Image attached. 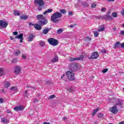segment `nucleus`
<instances>
[{
	"instance_id": "864d4df0",
	"label": "nucleus",
	"mask_w": 124,
	"mask_h": 124,
	"mask_svg": "<svg viewBox=\"0 0 124 124\" xmlns=\"http://www.w3.org/2000/svg\"><path fill=\"white\" fill-rule=\"evenodd\" d=\"M33 101H34V103L37 102V101H38V99H35Z\"/></svg>"
},
{
	"instance_id": "7c9ffc66",
	"label": "nucleus",
	"mask_w": 124,
	"mask_h": 124,
	"mask_svg": "<svg viewBox=\"0 0 124 124\" xmlns=\"http://www.w3.org/2000/svg\"><path fill=\"white\" fill-rule=\"evenodd\" d=\"M23 33H21L20 34L16 36V38H18V39H20L21 38H23Z\"/></svg>"
},
{
	"instance_id": "09e8293b",
	"label": "nucleus",
	"mask_w": 124,
	"mask_h": 124,
	"mask_svg": "<svg viewBox=\"0 0 124 124\" xmlns=\"http://www.w3.org/2000/svg\"><path fill=\"white\" fill-rule=\"evenodd\" d=\"M13 34H14V35H17V34H18V32L17 31L14 32Z\"/></svg>"
},
{
	"instance_id": "680f3d73",
	"label": "nucleus",
	"mask_w": 124,
	"mask_h": 124,
	"mask_svg": "<svg viewBox=\"0 0 124 124\" xmlns=\"http://www.w3.org/2000/svg\"><path fill=\"white\" fill-rule=\"evenodd\" d=\"M7 113L8 114H9V113H11V112L10 111H9V110H7Z\"/></svg>"
},
{
	"instance_id": "4be33fe9",
	"label": "nucleus",
	"mask_w": 124,
	"mask_h": 124,
	"mask_svg": "<svg viewBox=\"0 0 124 124\" xmlns=\"http://www.w3.org/2000/svg\"><path fill=\"white\" fill-rule=\"evenodd\" d=\"M105 31V28H104V26L102 25L99 27V29L98 30V31Z\"/></svg>"
},
{
	"instance_id": "393cba45",
	"label": "nucleus",
	"mask_w": 124,
	"mask_h": 124,
	"mask_svg": "<svg viewBox=\"0 0 124 124\" xmlns=\"http://www.w3.org/2000/svg\"><path fill=\"white\" fill-rule=\"evenodd\" d=\"M4 86L5 88H9L10 87V82L6 81Z\"/></svg>"
},
{
	"instance_id": "a878e982",
	"label": "nucleus",
	"mask_w": 124,
	"mask_h": 124,
	"mask_svg": "<svg viewBox=\"0 0 124 124\" xmlns=\"http://www.w3.org/2000/svg\"><path fill=\"white\" fill-rule=\"evenodd\" d=\"M98 110H99V108H97L96 109H95L93 110V112L92 113V115L94 116L97 112H98Z\"/></svg>"
},
{
	"instance_id": "774afa93",
	"label": "nucleus",
	"mask_w": 124,
	"mask_h": 124,
	"mask_svg": "<svg viewBox=\"0 0 124 124\" xmlns=\"http://www.w3.org/2000/svg\"><path fill=\"white\" fill-rule=\"evenodd\" d=\"M122 27L123 28H124V23L122 25Z\"/></svg>"
},
{
	"instance_id": "0e129e2a",
	"label": "nucleus",
	"mask_w": 124,
	"mask_h": 124,
	"mask_svg": "<svg viewBox=\"0 0 124 124\" xmlns=\"http://www.w3.org/2000/svg\"><path fill=\"white\" fill-rule=\"evenodd\" d=\"M63 77H64V75H63V76H62V77H61V79H62V78H63Z\"/></svg>"
},
{
	"instance_id": "473e14b6",
	"label": "nucleus",
	"mask_w": 124,
	"mask_h": 124,
	"mask_svg": "<svg viewBox=\"0 0 124 124\" xmlns=\"http://www.w3.org/2000/svg\"><path fill=\"white\" fill-rule=\"evenodd\" d=\"M21 53V51L20 50H16L14 54L16 56H19Z\"/></svg>"
},
{
	"instance_id": "a211bd4d",
	"label": "nucleus",
	"mask_w": 124,
	"mask_h": 124,
	"mask_svg": "<svg viewBox=\"0 0 124 124\" xmlns=\"http://www.w3.org/2000/svg\"><path fill=\"white\" fill-rule=\"evenodd\" d=\"M52 11H53L52 9H48L46 11H45L43 14V15H46L47 13H51V12H52Z\"/></svg>"
},
{
	"instance_id": "de8ad7c7",
	"label": "nucleus",
	"mask_w": 124,
	"mask_h": 124,
	"mask_svg": "<svg viewBox=\"0 0 124 124\" xmlns=\"http://www.w3.org/2000/svg\"><path fill=\"white\" fill-rule=\"evenodd\" d=\"M121 34H122V35H124V30H122L121 31Z\"/></svg>"
},
{
	"instance_id": "e2e57ef3",
	"label": "nucleus",
	"mask_w": 124,
	"mask_h": 124,
	"mask_svg": "<svg viewBox=\"0 0 124 124\" xmlns=\"http://www.w3.org/2000/svg\"><path fill=\"white\" fill-rule=\"evenodd\" d=\"M119 124H124V121L119 123Z\"/></svg>"
},
{
	"instance_id": "4c0bfd02",
	"label": "nucleus",
	"mask_w": 124,
	"mask_h": 124,
	"mask_svg": "<svg viewBox=\"0 0 124 124\" xmlns=\"http://www.w3.org/2000/svg\"><path fill=\"white\" fill-rule=\"evenodd\" d=\"M55 95L53 94L48 97V99H53V98H55Z\"/></svg>"
},
{
	"instance_id": "5701e85b",
	"label": "nucleus",
	"mask_w": 124,
	"mask_h": 124,
	"mask_svg": "<svg viewBox=\"0 0 124 124\" xmlns=\"http://www.w3.org/2000/svg\"><path fill=\"white\" fill-rule=\"evenodd\" d=\"M11 91H13L15 93H17L18 92V90L17 89V87L13 86L10 88Z\"/></svg>"
},
{
	"instance_id": "f3484780",
	"label": "nucleus",
	"mask_w": 124,
	"mask_h": 124,
	"mask_svg": "<svg viewBox=\"0 0 124 124\" xmlns=\"http://www.w3.org/2000/svg\"><path fill=\"white\" fill-rule=\"evenodd\" d=\"M49 31H50V29L46 28L43 30L42 33H43V34H47V33H48V32H49Z\"/></svg>"
},
{
	"instance_id": "39448f33",
	"label": "nucleus",
	"mask_w": 124,
	"mask_h": 124,
	"mask_svg": "<svg viewBox=\"0 0 124 124\" xmlns=\"http://www.w3.org/2000/svg\"><path fill=\"white\" fill-rule=\"evenodd\" d=\"M66 74L67 76L68 79L69 80H74L75 78L74 77V73L71 71H68L66 72Z\"/></svg>"
},
{
	"instance_id": "f8f14e48",
	"label": "nucleus",
	"mask_w": 124,
	"mask_h": 124,
	"mask_svg": "<svg viewBox=\"0 0 124 124\" xmlns=\"http://www.w3.org/2000/svg\"><path fill=\"white\" fill-rule=\"evenodd\" d=\"M14 109L15 111H22L25 109V108H24L23 106H19L17 107H15Z\"/></svg>"
},
{
	"instance_id": "bf43d9fd",
	"label": "nucleus",
	"mask_w": 124,
	"mask_h": 124,
	"mask_svg": "<svg viewBox=\"0 0 124 124\" xmlns=\"http://www.w3.org/2000/svg\"><path fill=\"white\" fill-rule=\"evenodd\" d=\"M44 124H50L49 122H44Z\"/></svg>"
},
{
	"instance_id": "3c124183",
	"label": "nucleus",
	"mask_w": 124,
	"mask_h": 124,
	"mask_svg": "<svg viewBox=\"0 0 124 124\" xmlns=\"http://www.w3.org/2000/svg\"><path fill=\"white\" fill-rule=\"evenodd\" d=\"M35 24H33V23H29V25L30 26H33L34 27V25H35Z\"/></svg>"
},
{
	"instance_id": "7ed1b4c3",
	"label": "nucleus",
	"mask_w": 124,
	"mask_h": 124,
	"mask_svg": "<svg viewBox=\"0 0 124 124\" xmlns=\"http://www.w3.org/2000/svg\"><path fill=\"white\" fill-rule=\"evenodd\" d=\"M34 3L38 7V11H41L44 5V1L43 0H35Z\"/></svg>"
},
{
	"instance_id": "9d476101",
	"label": "nucleus",
	"mask_w": 124,
	"mask_h": 124,
	"mask_svg": "<svg viewBox=\"0 0 124 124\" xmlns=\"http://www.w3.org/2000/svg\"><path fill=\"white\" fill-rule=\"evenodd\" d=\"M98 58V53L96 52H94L92 53L91 56L89 58V59L91 60H94V59H96Z\"/></svg>"
},
{
	"instance_id": "cd10ccee",
	"label": "nucleus",
	"mask_w": 124,
	"mask_h": 124,
	"mask_svg": "<svg viewBox=\"0 0 124 124\" xmlns=\"http://www.w3.org/2000/svg\"><path fill=\"white\" fill-rule=\"evenodd\" d=\"M64 31V29H63L62 28L58 30H57L58 34H60L62 33V32Z\"/></svg>"
},
{
	"instance_id": "dca6fc26",
	"label": "nucleus",
	"mask_w": 124,
	"mask_h": 124,
	"mask_svg": "<svg viewBox=\"0 0 124 124\" xmlns=\"http://www.w3.org/2000/svg\"><path fill=\"white\" fill-rule=\"evenodd\" d=\"M123 104H124V102H123V101L118 100L117 101H116V106H118L121 107V106H122Z\"/></svg>"
},
{
	"instance_id": "c85d7f7f",
	"label": "nucleus",
	"mask_w": 124,
	"mask_h": 124,
	"mask_svg": "<svg viewBox=\"0 0 124 124\" xmlns=\"http://www.w3.org/2000/svg\"><path fill=\"white\" fill-rule=\"evenodd\" d=\"M98 118H99V119H103V118H104V115H103V114L99 113L98 114Z\"/></svg>"
},
{
	"instance_id": "a18cd8bd",
	"label": "nucleus",
	"mask_w": 124,
	"mask_h": 124,
	"mask_svg": "<svg viewBox=\"0 0 124 124\" xmlns=\"http://www.w3.org/2000/svg\"><path fill=\"white\" fill-rule=\"evenodd\" d=\"M121 15H122V16H124V9L122 10V11L121 13Z\"/></svg>"
},
{
	"instance_id": "c03bdc74",
	"label": "nucleus",
	"mask_w": 124,
	"mask_h": 124,
	"mask_svg": "<svg viewBox=\"0 0 124 124\" xmlns=\"http://www.w3.org/2000/svg\"><path fill=\"white\" fill-rule=\"evenodd\" d=\"M106 11V8H103L101 9V11H102V12H104V11Z\"/></svg>"
},
{
	"instance_id": "052dcab7",
	"label": "nucleus",
	"mask_w": 124,
	"mask_h": 124,
	"mask_svg": "<svg viewBox=\"0 0 124 124\" xmlns=\"http://www.w3.org/2000/svg\"><path fill=\"white\" fill-rule=\"evenodd\" d=\"M116 30H117V29L116 28V27H114V28H113V31H116Z\"/></svg>"
},
{
	"instance_id": "e433bc0d",
	"label": "nucleus",
	"mask_w": 124,
	"mask_h": 124,
	"mask_svg": "<svg viewBox=\"0 0 124 124\" xmlns=\"http://www.w3.org/2000/svg\"><path fill=\"white\" fill-rule=\"evenodd\" d=\"M60 12L62 13V14H65L66 13V11L65 10H60Z\"/></svg>"
},
{
	"instance_id": "58836bf2",
	"label": "nucleus",
	"mask_w": 124,
	"mask_h": 124,
	"mask_svg": "<svg viewBox=\"0 0 124 124\" xmlns=\"http://www.w3.org/2000/svg\"><path fill=\"white\" fill-rule=\"evenodd\" d=\"M98 32L97 31L94 32V36H95V37H97V36H98Z\"/></svg>"
},
{
	"instance_id": "c756f323",
	"label": "nucleus",
	"mask_w": 124,
	"mask_h": 124,
	"mask_svg": "<svg viewBox=\"0 0 124 124\" xmlns=\"http://www.w3.org/2000/svg\"><path fill=\"white\" fill-rule=\"evenodd\" d=\"M24 95L26 97H28V96L30 95V93H29V91L28 90L25 91V92L24 93Z\"/></svg>"
},
{
	"instance_id": "37998d69",
	"label": "nucleus",
	"mask_w": 124,
	"mask_h": 124,
	"mask_svg": "<svg viewBox=\"0 0 124 124\" xmlns=\"http://www.w3.org/2000/svg\"><path fill=\"white\" fill-rule=\"evenodd\" d=\"M22 57V59H23V60H26V59L27 58V56H26V55H25V54H23Z\"/></svg>"
},
{
	"instance_id": "8fccbe9b",
	"label": "nucleus",
	"mask_w": 124,
	"mask_h": 124,
	"mask_svg": "<svg viewBox=\"0 0 124 124\" xmlns=\"http://www.w3.org/2000/svg\"><path fill=\"white\" fill-rule=\"evenodd\" d=\"M3 102V99L2 98H0V103H2Z\"/></svg>"
},
{
	"instance_id": "1a4fd4ad",
	"label": "nucleus",
	"mask_w": 124,
	"mask_h": 124,
	"mask_svg": "<svg viewBox=\"0 0 124 124\" xmlns=\"http://www.w3.org/2000/svg\"><path fill=\"white\" fill-rule=\"evenodd\" d=\"M7 26H8V23L7 22L2 20H0V27L5 29Z\"/></svg>"
},
{
	"instance_id": "338daca9",
	"label": "nucleus",
	"mask_w": 124,
	"mask_h": 124,
	"mask_svg": "<svg viewBox=\"0 0 124 124\" xmlns=\"http://www.w3.org/2000/svg\"><path fill=\"white\" fill-rule=\"evenodd\" d=\"M115 0H108V1H114Z\"/></svg>"
},
{
	"instance_id": "6e6552de",
	"label": "nucleus",
	"mask_w": 124,
	"mask_h": 124,
	"mask_svg": "<svg viewBox=\"0 0 124 124\" xmlns=\"http://www.w3.org/2000/svg\"><path fill=\"white\" fill-rule=\"evenodd\" d=\"M109 111L113 114H117L119 112V109L116 107V106L110 108Z\"/></svg>"
},
{
	"instance_id": "f257e3e1",
	"label": "nucleus",
	"mask_w": 124,
	"mask_h": 124,
	"mask_svg": "<svg viewBox=\"0 0 124 124\" xmlns=\"http://www.w3.org/2000/svg\"><path fill=\"white\" fill-rule=\"evenodd\" d=\"M37 19H38V24L41 25V26H45L48 24V19H45V17L43 16V15H38L36 16Z\"/></svg>"
},
{
	"instance_id": "2eb2a0df",
	"label": "nucleus",
	"mask_w": 124,
	"mask_h": 124,
	"mask_svg": "<svg viewBox=\"0 0 124 124\" xmlns=\"http://www.w3.org/2000/svg\"><path fill=\"white\" fill-rule=\"evenodd\" d=\"M59 61V57L58 56H55L51 60V62H57Z\"/></svg>"
},
{
	"instance_id": "20e7f679",
	"label": "nucleus",
	"mask_w": 124,
	"mask_h": 124,
	"mask_svg": "<svg viewBox=\"0 0 124 124\" xmlns=\"http://www.w3.org/2000/svg\"><path fill=\"white\" fill-rule=\"evenodd\" d=\"M47 41L49 44L52 46H57V45H59V41L55 38H49L47 39Z\"/></svg>"
},
{
	"instance_id": "603ef678",
	"label": "nucleus",
	"mask_w": 124,
	"mask_h": 124,
	"mask_svg": "<svg viewBox=\"0 0 124 124\" xmlns=\"http://www.w3.org/2000/svg\"><path fill=\"white\" fill-rule=\"evenodd\" d=\"M73 13H72V12H69V15H70V16H72L73 15Z\"/></svg>"
},
{
	"instance_id": "ddd939ff",
	"label": "nucleus",
	"mask_w": 124,
	"mask_h": 124,
	"mask_svg": "<svg viewBox=\"0 0 124 124\" xmlns=\"http://www.w3.org/2000/svg\"><path fill=\"white\" fill-rule=\"evenodd\" d=\"M41 25H39L38 24H35L34 25V28L36 29V30H38V31H40V30H42V27H41Z\"/></svg>"
},
{
	"instance_id": "b1692460",
	"label": "nucleus",
	"mask_w": 124,
	"mask_h": 124,
	"mask_svg": "<svg viewBox=\"0 0 124 124\" xmlns=\"http://www.w3.org/2000/svg\"><path fill=\"white\" fill-rule=\"evenodd\" d=\"M120 46H121L120 44V42H117L116 43L114 46V48H120Z\"/></svg>"
},
{
	"instance_id": "0eeeda50",
	"label": "nucleus",
	"mask_w": 124,
	"mask_h": 124,
	"mask_svg": "<svg viewBox=\"0 0 124 124\" xmlns=\"http://www.w3.org/2000/svg\"><path fill=\"white\" fill-rule=\"evenodd\" d=\"M83 59H84V56L83 55H81L80 57L78 58L71 57L69 58V62H74L75 61H83Z\"/></svg>"
},
{
	"instance_id": "6ab92c4d",
	"label": "nucleus",
	"mask_w": 124,
	"mask_h": 124,
	"mask_svg": "<svg viewBox=\"0 0 124 124\" xmlns=\"http://www.w3.org/2000/svg\"><path fill=\"white\" fill-rule=\"evenodd\" d=\"M1 122L3 124H8V123H9V121H8V120H7L5 118H1Z\"/></svg>"
},
{
	"instance_id": "2f4dec72",
	"label": "nucleus",
	"mask_w": 124,
	"mask_h": 124,
	"mask_svg": "<svg viewBox=\"0 0 124 124\" xmlns=\"http://www.w3.org/2000/svg\"><path fill=\"white\" fill-rule=\"evenodd\" d=\"M4 75V72H3V68H0V76Z\"/></svg>"
},
{
	"instance_id": "79ce46f5",
	"label": "nucleus",
	"mask_w": 124,
	"mask_h": 124,
	"mask_svg": "<svg viewBox=\"0 0 124 124\" xmlns=\"http://www.w3.org/2000/svg\"><path fill=\"white\" fill-rule=\"evenodd\" d=\"M107 71H108V69H105L103 70L102 72H103V73H106Z\"/></svg>"
},
{
	"instance_id": "f704fd0d",
	"label": "nucleus",
	"mask_w": 124,
	"mask_h": 124,
	"mask_svg": "<svg viewBox=\"0 0 124 124\" xmlns=\"http://www.w3.org/2000/svg\"><path fill=\"white\" fill-rule=\"evenodd\" d=\"M14 15H15V16H19V15H20V12L18 11H15Z\"/></svg>"
},
{
	"instance_id": "f03ea898",
	"label": "nucleus",
	"mask_w": 124,
	"mask_h": 124,
	"mask_svg": "<svg viewBox=\"0 0 124 124\" xmlns=\"http://www.w3.org/2000/svg\"><path fill=\"white\" fill-rule=\"evenodd\" d=\"M62 16V13L56 12L51 16V20L53 23H59L60 22V18H61Z\"/></svg>"
},
{
	"instance_id": "72a5a7b5",
	"label": "nucleus",
	"mask_w": 124,
	"mask_h": 124,
	"mask_svg": "<svg viewBox=\"0 0 124 124\" xmlns=\"http://www.w3.org/2000/svg\"><path fill=\"white\" fill-rule=\"evenodd\" d=\"M18 59L17 58H15L13 60V61H12V62L13 63H16V62H18Z\"/></svg>"
},
{
	"instance_id": "a19ab883",
	"label": "nucleus",
	"mask_w": 124,
	"mask_h": 124,
	"mask_svg": "<svg viewBox=\"0 0 124 124\" xmlns=\"http://www.w3.org/2000/svg\"><path fill=\"white\" fill-rule=\"evenodd\" d=\"M92 40V38L89 37H87L86 39V41H91Z\"/></svg>"
},
{
	"instance_id": "6e6d98bb",
	"label": "nucleus",
	"mask_w": 124,
	"mask_h": 124,
	"mask_svg": "<svg viewBox=\"0 0 124 124\" xmlns=\"http://www.w3.org/2000/svg\"><path fill=\"white\" fill-rule=\"evenodd\" d=\"M23 38H20V43H22V42H23Z\"/></svg>"
},
{
	"instance_id": "49530a36",
	"label": "nucleus",
	"mask_w": 124,
	"mask_h": 124,
	"mask_svg": "<svg viewBox=\"0 0 124 124\" xmlns=\"http://www.w3.org/2000/svg\"><path fill=\"white\" fill-rule=\"evenodd\" d=\"M121 48H124V43H123L122 44H121Z\"/></svg>"
},
{
	"instance_id": "13d9d810",
	"label": "nucleus",
	"mask_w": 124,
	"mask_h": 124,
	"mask_svg": "<svg viewBox=\"0 0 124 124\" xmlns=\"http://www.w3.org/2000/svg\"><path fill=\"white\" fill-rule=\"evenodd\" d=\"M10 39H11V40H13V39H14V37H13V36H11V37H10Z\"/></svg>"
},
{
	"instance_id": "ea45409f",
	"label": "nucleus",
	"mask_w": 124,
	"mask_h": 124,
	"mask_svg": "<svg viewBox=\"0 0 124 124\" xmlns=\"http://www.w3.org/2000/svg\"><path fill=\"white\" fill-rule=\"evenodd\" d=\"M92 7H93V8H94L95 7V6H96V4L94 3H93L91 5Z\"/></svg>"
},
{
	"instance_id": "bb28decb",
	"label": "nucleus",
	"mask_w": 124,
	"mask_h": 124,
	"mask_svg": "<svg viewBox=\"0 0 124 124\" xmlns=\"http://www.w3.org/2000/svg\"><path fill=\"white\" fill-rule=\"evenodd\" d=\"M21 20H27L28 19V16H27L22 15L20 16Z\"/></svg>"
},
{
	"instance_id": "412c9836",
	"label": "nucleus",
	"mask_w": 124,
	"mask_h": 124,
	"mask_svg": "<svg viewBox=\"0 0 124 124\" xmlns=\"http://www.w3.org/2000/svg\"><path fill=\"white\" fill-rule=\"evenodd\" d=\"M39 45L40 47H44L45 46V42L43 41H40L39 42Z\"/></svg>"
},
{
	"instance_id": "423d86ee",
	"label": "nucleus",
	"mask_w": 124,
	"mask_h": 124,
	"mask_svg": "<svg viewBox=\"0 0 124 124\" xmlns=\"http://www.w3.org/2000/svg\"><path fill=\"white\" fill-rule=\"evenodd\" d=\"M69 68L72 71H76L78 69V65L77 63H74L69 65Z\"/></svg>"
},
{
	"instance_id": "aec40b11",
	"label": "nucleus",
	"mask_w": 124,
	"mask_h": 124,
	"mask_svg": "<svg viewBox=\"0 0 124 124\" xmlns=\"http://www.w3.org/2000/svg\"><path fill=\"white\" fill-rule=\"evenodd\" d=\"M103 18H105L106 19H107L108 20H110L111 21V20H112V16H110L109 15H107L106 16H104Z\"/></svg>"
},
{
	"instance_id": "9b49d317",
	"label": "nucleus",
	"mask_w": 124,
	"mask_h": 124,
	"mask_svg": "<svg viewBox=\"0 0 124 124\" xmlns=\"http://www.w3.org/2000/svg\"><path fill=\"white\" fill-rule=\"evenodd\" d=\"M14 72L16 74H20V72H21V67L19 66H16L15 67Z\"/></svg>"
},
{
	"instance_id": "4468645a",
	"label": "nucleus",
	"mask_w": 124,
	"mask_h": 124,
	"mask_svg": "<svg viewBox=\"0 0 124 124\" xmlns=\"http://www.w3.org/2000/svg\"><path fill=\"white\" fill-rule=\"evenodd\" d=\"M34 39V35H33V34H30L29 35V36L28 37V41L29 42H31V41H32V40H33Z\"/></svg>"
},
{
	"instance_id": "69168bd1",
	"label": "nucleus",
	"mask_w": 124,
	"mask_h": 124,
	"mask_svg": "<svg viewBox=\"0 0 124 124\" xmlns=\"http://www.w3.org/2000/svg\"><path fill=\"white\" fill-rule=\"evenodd\" d=\"M67 118H66V117H64L63 118V120H66Z\"/></svg>"
},
{
	"instance_id": "4d7b16f0",
	"label": "nucleus",
	"mask_w": 124,
	"mask_h": 124,
	"mask_svg": "<svg viewBox=\"0 0 124 124\" xmlns=\"http://www.w3.org/2000/svg\"><path fill=\"white\" fill-rule=\"evenodd\" d=\"M102 53H103V54H106V51H105V50H102Z\"/></svg>"
},
{
	"instance_id": "5fc2aeb1",
	"label": "nucleus",
	"mask_w": 124,
	"mask_h": 124,
	"mask_svg": "<svg viewBox=\"0 0 124 124\" xmlns=\"http://www.w3.org/2000/svg\"><path fill=\"white\" fill-rule=\"evenodd\" d=\"M74 26H75V25H73L71 24V25H70V26H69V28H74Z\"/></svg>"
},
{
	"instance_id": "c9c22d12",
	"label": "nucleus",
	"mask_w": 124,
	"mask_h": 124,
	"mask_svg": "<svg viewBox=\"0 0 124 124\" xmlns=\"http://www.w3.org/2000/svg\"><path fill=\"white\" fill-rule=\"evenodd\" d=\"M112 17H114V18H117V13L114 12L112 14Z\"/></svg>"
}]
</instances>
